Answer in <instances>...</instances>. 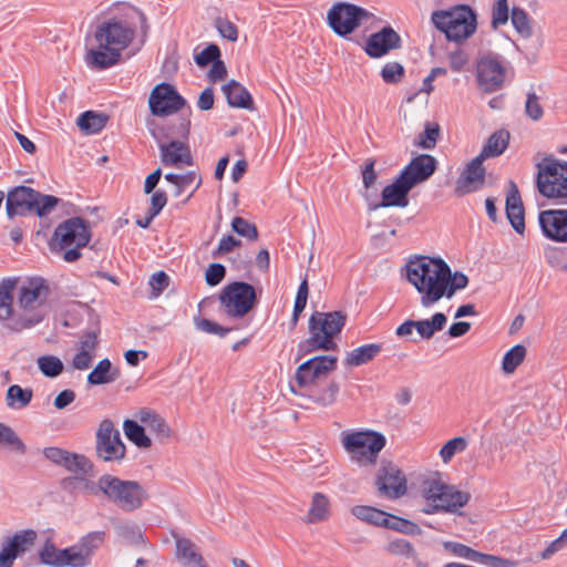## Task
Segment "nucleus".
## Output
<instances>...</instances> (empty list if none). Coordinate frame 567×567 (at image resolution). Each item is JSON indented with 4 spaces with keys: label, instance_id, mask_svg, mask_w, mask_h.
Listing matches in <instances>:
<instances>
[{
    "label": "nucleus",
    "instance_id": "61",
    "mask_svg": "<svg viewBox=\"0 0 567 567\" xmlns=\"http://www.w3.org/2000/svg\"><path fill=\"white\" fill-rule=\"evenodd\" d=\"M525 111L533 121H538L543 117V106L540 105L539 97L534 92L527 94Z\"/></svg>",
    "mask_w": 567,
    "mask_h": 567
},
{
    "label": "nucleus",
    "instance_id": "3",
    "mask_svg": "<svg viewBox=\"0 0 567 567\" xmlns=\"http://www.w3.org/2000/svg\"><path fill=\"white\" fill-rule=\"evenodd\" d=\"M18 311L9 324V330L21 332L43 321L49 313L50 287L41 277L18 279L16 287Z\"/></svg>",
    "mask_w": 567,
    "mask_h": 567
},
{
    "label": "nucleus",
    "instance_id": "59",
    "mask_svg": "<svg viewBox=\"0 0 567 567\" xmlns=\"http://www.w3.org/2000/svg\"><path fill=\"white\" fill-rule=\"evenodd\" d=\"M220 56V50L216 44H209L204 50L195 55V62L198 66H206L214 63Z\"/></svg>",
    "mask_w": 567,
    "mask_h": 567
},
{
    "label": "nucleus",
    "instance_id": "44",
    "mask_svg": "<svg viewBox=\"0 0 567 567\" xmlns=\"http://www.w3.org/2000/svg\"><path fill=\"white\" fill-rule=\"evenodd\" d=\"M526 357V348L523 344H516L511 348L503 357L502 370L505 374H512L523 363Z\"/></svg>",
    "mask_w": 567,
    "mask_h": 567
},
{
    "label": "nucleus",
    "instance_id": "45",
    "mask_svg": "<svg viewBox=\"0 0 567 567\" xmlns=\"http://www.w3.org/2000/svg\"><path fill=\"white\" fill-rule=\"evenodd\" d=\"M0 446L8 447L20 454H24L27 451L25 444L14 430L2 422H0Z\"/></svg>",
    "mask_w": 567,
    "mask_h": 567
},
{
    "label": "nucleus",
    "instance_id": "23",
    "mask_svg": "<svg viewBox=\"0 0 567 567\" xmlns=\"http://www.w3.org/2000/svg\"><path fill=\"white\" fill-rule=\"evenodd\" d=\"M400 35L392 28L386 27L369 37L365 52L371 58H381L391 50L400 48Z\"/></svg>",
    "mask_w": 567,
    "mask_h": 567
},
{
    "label": "nucleus",
    "instance_id": "26",
    "mask_svg": "<svg viewBox=\"0 0 567 567\" xmlns=\"http://www.w3.org/2000/svg\"><path fill=\"white\" fill-rule=\"evenodd\" d=\"M161 161L165 166L183 167L193 164L189 147L181 141L159 144Z\"/></svg>",
    "mask_w": 567,
    "mask_h": 567
},
{
    "label": "nucleus",
    "instance_id": "20",
    "mask_svg": "<svg viewBox=\"0 0 567 567\" xmlns=\"http://www.w3.org/2000/svg\"><path fill=\"white\" fill-rule=\"evenodd\" d=\"M38 192L28 186H18L7 196L6 209L10 218L32 213L37 204Z\"/></svg>",
    "mask_w": 567,
    "mask_h": 567
},
{
    "label": "nucleus",
    "instance_id": "29",
    "mask_svg": "<svg viewBox=\"0 0 567 567\" xmlns=\"http://www.w3.org/2000/svg\"><path fill=\"white\" fill-rule=\"evenodd\" d=\"M17 285V278H6L0 281V322L6 323L8 329L10 322L17 315L13 310V298Z\"/></svg>",
    "mask_w": 567,
    "mask_h": 567
},
{
    "label": "nucleus",
    "instance_id": "6",
    "mask_svg": "<svg viewBox=\"0 0 567 567\" xmlns=\"http://www.w3.org/2000/svg\"><path fill=\"white\" fill-rule=\"evenodd\" d=\"M536 168L538 193L556 204H567V161L548 155L536 164Z\"/></svg>",
    "mask_w": 567,
    "mask_h": 567
},
{
    "label": "nucleus",
    "instance_id": "34",
    "mask_svg": "<svg viewBox=\"0 0 567 567\" xmlns=\"http://www.w3.org/2000/svg\"><path fill=\"white\" fill-rule=\"evenodd\" d=\"M509 133L506 130L494 132L477 155L483 161L502 155L508 146Z\"/></svg>",
    "mask_w": 567,
    "mask_h": 567
},
{
    "label": "nucleus",
    "instance_id": "53",
    "mask_svg": "<svg viewBox=\"0 0 567 567\" xmlns=\"http://www.w3.org/2000/svg\"><path fill=\"white\" fill-rule=\"evenodd\" d=\"M509 18V8L507 0H496L492 7V21L491 25L493 29L507 23Z\"/></svg>",
    "mask_w": 567,
    "mask_h": 567
},
{
    "label": "nucleus",
    "instance_id": "55",
    "mask_svg": "<svg viewBox=\"0 0 567 567\" xmlns=\"http://www.w3.org/2000/svg\"><path fill=\"white\" fill-rule=\"evenodd\" d=\"M404 75V68L399 62H388L381 70V78L385 83H398Z\"/></svg>",
    "mask_w": 567,
    "mask_h": 567
},
{
    "label": "nucleus",
    "instance_id": "19",
    "mask_svg": "<svg viewBox=\"0 0 567 567\" xmlns=\"http://www.w3.org/2000/svg\"><path fill=\"white\" fill-rule=\"evenodd\" d=\"M483 159L474 157L466 164L455 184V194L463 196L481 189L485 184V168Z\"/></svg>",
    "mask_w": 567,
    "mask_h": 567
},
{
    "label": "nucleus",
    "instance_id": "47",
    "mask_svg": "<svg viewBox=\"0 0 567 567\" xmlns=\"http://www.w3.org/2000/svg\"><path fill=\"white\" fill-rule=\"evenodd\" d=\"M468 446V442L463 436H456L449 440L440 450L439 455L444 464H449L452 458Z\"/></svg>",
    "mask_w": 567,
    "mask_h": 567
},
{
    "label": "nucleus",
    "instance_id": "41",
    "mask_svg": "<svg viewBox=\"0 0 567 567\" xmlns=\"http://www.w3.org/2000/svg\"><path fill=\"white\" fill-rule=\"evenodd\" d=\"M37 539V533L33 529H24L16 533L4 547L10 550V553H14L16 557L19 554L27 551L30 547L33 546Z\"/></svg>",
    "mask_w": 567,
    "mask_h": 567
},
{
    "label": "nucleus",
    "instance_id": "8",
    "mask_svg": "<svg viewBox=\"0 0 567 567\" xmlns=\"http://www.w3.org/2000/svg\"><path fill=\"white\" fill-rule=\"evenodd\" d=\"M91 240L89 224L80 218L72 217L60 224L52 237V249L63 252L66 262H73L81 257L80 249Z\"/></svg>",
    "mask_w": 567,
    "mask_h": 567
},
{
    "label": "nucleus",
    "instance_id": "42",
    "mask_svg": "<svg viewBox=\"0 0 567 567\" xmlns=\"http://www.w3.org/2000/svg\"><path fill=\"white\" fill-rule=\"evenodd\" d=\"M123 430L126 437L136 446L147 449L152 445L151 439L145 434V426L140 425L134 420H125Z\"/></svg>",
    "mask_w": 567,
    "mask_h": 567
},
{
    "label": "nucleus",
    "instance_id": "27",
    "mask_svg": "<svg viewBox=\"0 0 567 567\" xmlns=\"http://www.w3.org/2000/svg\"><path fill=\"white\" fill-rule=\"evenodd\" d=\"M506 216L515 231L523 235L525 231V212L519 190L514 182L509 183L506 195Z\"/></svg>",
    "mask_w": 567,
    "mask_h": 567
},
{
    "label": "nucleus",
    "instance_id": "1",
    "mask_svg": "<svg viewBox=\"0 0 567 567\" xmlns=\"http://www.w3.org/2000/svg\"><path fill=\"white\" fill-rule=\"evenodd\" d=\"M408 282L419 293L420 305L432 308L442 299H452L455 293L465 289L468 277L461 271H452L451 267L440 257L413 256L404 266Z\"/></svg>",
    "mask_w": 567,
    "mask_h": 567
},
{
    "label": "nucleus",
    "instance_id": "62",
    "mask_svg": "<svg viewBox=\"0 0 567 567\" xmlns=\"http://www.w3.org/2000/svg\"><path fill=\"white\" fill-rule=\"evenodd\" d=\"M195 326L198 330L203 332L218 334L220 337H225L230 331V329L224 328L220 324L208 319H198L195 321Z\"/></svg>",
    "mask_w": 567,
    "mask_h": 567
},
{
    "label": "nucleus",
    "instance_id": "37",
    "mask_svg": "<svg viewBox=\"0 0 567 567\" xmlns=\"http://www.w3.org/2000/svg\"><path fill=\"white\" fill-rule=\"evenodd\" d=\"M385 549L391 555L411 559L415 567H429V563L419 557L413 545L406 539L395 538L389 542Z\"/></svg>",
    "mask_w": 567,
    "mask_h": 567
},
{
    "label": "nucleus",
    "instance_id": "16",
    "mask_svg": "<svg viewBox=\"0 0 567 567\" xmlns=\"http://www.w3.org/2000/svg\"><path fill=\"white\" fill-rule=\"evenodd\" d=\"M375 485L381 496L396 499L406 493V477L393 463H384L379 468Z\"/></svg>",
    "mask_w": 567,
    "mask_h": 567
},
{
    "label": "nucleus",
    "instance_id": "63",
    "mask_svg": "<svg viewBox=\"0 0 567 567\" xmlns=\"http://www.w3.org/2000/svg\"><path fill=\"white\" fill-rule=\"evenodd\" d=\"M226 275V269L221 264H212L208 266L205 279L207 285L217 286L223 281Z\"/></svg>",
    "mask_w": 567,
    "mask_h": 567
},
{
    "label": "nucleus",
    "instance_id": "32",
    "mask_svg": "<svg viewBox=\"0 0 567 567\" xmlns=\"http://www.w3.org/2000/svg\"><path fill=\"white\" fill-rule=\"evenodd\" d=\"M136 417L144 424L145 429L154 433L158 439L164 440L171 435V429L165 420L150 409H141Z\"/></svg>",
    "mask_w": 567,
    "mask_h": 567
},
{
    "label": "nucleus",
    "instance_id": "21",
    "mask_svg": "<svg viewBox=\"0 0 567 567\" xmlns=\"http://www.w3.org/2000/svg\"><path fill=\"white\" fill-rule=\"evenodd\" d=\"M437 162L429 154H420L401 171V175L414 188L416 185L427 181L435 172Z\"/></svg>",
    "mask_w": 567,
    "mask_h": 567
},
{
    "label": "nucleus",
    "instance_id": "36",
    "mask_svg": "<svg viewBox=\"0 0 567 567\" xmlns=\"http://www.w3.org/2000/svg\"><path fill=\"white\" fill-rule=\"evenodd\" d=\"M331 515L330 501L322 493H315L308 509L306 522L308 524H317L329 519Z\"/></svg>",
    "mask_w": 567,
    "mask_h": 567
},
{
    "label": "nucleus",
    "instance_id": "35",
    "mask_svg": "<svg viewBox=\"0 0 567 567\" xmlns=\"http://www.w3.org/2000/svg\"><path fill=\"white\" fill-rule=\"evenodd\" d=\"M120 377V370L113 367L109 359L101 360L87 375V382L92 385L112 383Z\"/></svg>",
    "mask_w": 567,
    "mask_h": 567
},
{
    "label": "nucleus",
    "instance_id": "39",
    "mask_svg": "<svg viewBox=\"0 0 567 567\" xmlns=\"http://www.w3.org/2000/svg\"><path fill=\"white\" fill-rule=\"evenodd\" d=\"M32 396L33 391L31 389L13 384L7 390L6 404L12 410H21L30 404Z\"/></svg>",
    "mask_w": 567,
    "mask_h": 567
},
{
    "label": "nucleus",
    "instance_id": "43",
    "mask_svg": "<svg viewBox=\"0 0 567 567\" xmlns=\"http://www.w3.org/2000/svg\"><path fill=\"white\" fill-rule=\"evenodd\" d=\"M107 120L105 114L86 111L80 115L78 125L82 131L94 134L106 125Z\"/></svg>",
    "mask_w": 567,
    "mask_h": 567
},
{
    "label": "nucleus",
    "instance_id": "30",
    "mask_svg": "<svg viewBox=\"0 0 567 567\" xmlns=\"http://www.w3.org/2000/svg\"><path fill=\"white\" fill-rule=\"evenodd\" d=\"M96 347V334L87 332L79 343L78 351L72 360V368L80 371L87 370L92 365Z\"/></svg>",
    "mask_w": 567,
    "mask_h": 567
},
{
    "label": "nucleus",
    "instance_id": "22",
    "mask_svg": "<svg viewBox=\"0 0 567 567\" xmlns=\"http://www.w3.org/2000/svg\"><path fill=\"white\" fill-rule=\"evenodd\" d=\"M105 533L101 530L84 535L76 544L71 546L75 567H86L91 563L94 551L102 546Z\"/></svg>",
    "mask_w": 567,
    "mask_h": 567
},
{
    "label": "nucleus",
    "instance_id": "10",
    "mask_svg": "<svg viewBox=\"0 0 567 567\" xmlns=\"http://www.w3.org/2000/svg\"><path fill=\"white\" fill-rule=\"evenodd\" d=\"M338 358L334 355H316L301 363L296 372L290 390L298 394L301 390L315 388L337 369Z\"/></svg>",
    "mask_w": 567,
    "mask_h": 567
},
{
    "label": "nucleus",
    "instance_id": "5",
    "mask_svg": "<svg viewBox=\"0 0 567 567\" xmlns=\"http://www.w3.org/2000/svg\"><path fill=\"white\" fill-rule=\"evenodd\" d=\"M340 443L351 462L367 466L377 463L386 445V437L371 429H353L340 433Z\"/></svg>",
    "mask_w": 567,
    "mask_h": 567
},
{
    "label": "nucleus",
    "instance_id": "33",
    "mask_svg": "<svg viewBox=\"0 0 567 567\" xmlns=\"http://www.w3.org/2000/svg\"><path fill=\"white\" fill-rule=\"evenodd\" d=\"M382 350L379 343H368L360 346L346 353L344 365L359 367L372 361Z\"/></svg>",
    "mask_w": 567,
    "mask_h": 567
},
{
    "label": "nucleus",
    "instance_id": "51",
    "mask_svg": "<svg viewBox=\"0 0 567 567\" xmlns=\"http://www.w3.org/2000/svg\"><path fill=\"white\" fill-rule=\"evenodd\" d=\"M339 393V385L336 382H330L326 388L321 391L312 393L310 399L321 405V406H331L337 401V395Z\"/></svg>",
    "mask_w": 567,
    "mask_h": 567
},
{
    "label": "nucleus",
    "instance_id": "57",
    "mask_svg": "<svg viewBox=\"0 0 567 567\" xmlns=\"http://www.w3.org/2000/svg\"><path fill=\"white\" fill-rule=\"evenodd\" d=\"M231 228L238 235L255 240L258 237V231L255 225L250 224L243 217H235L231 221Z\"/></svg>",
    "mask_w": 567,
    "mask_h": 567
},
{
    "label": "nucleus",
    "instance_id": "50",
    "mask_svg": "<svg viewBox=\"0 0 567 567\" xmlns=\"http://www.w3.org/2000/svg\"><path fill=\"white\" fill-rule=\"evenodd\" d=\"M385 528L400 532L405 535H420L421 528L413 522L388 513Z\"/></svg>",
    "mask_w": 567,
    "mask_h": 567
},
{
    "label": "nucleus",
    "instance_id": "4",
    "mask_svg": "<svg viewBox=\"0 0 567 567\" xmlns=\"http://www.w3.org/2000/svg\"><path fill=\"white\" fill-rule=\"evenodd\" d=\"M346 320L347 316L342 311H315L309 318V337L298 346V357L313 351L336 350L334 338L342 331Z\"/></svg>",
    "mask_w": 567,
    "mask_h": 567
},
{
    "label": "nucleus",
    "instance_id": "15",
    "mask_svg": "<svg viewBox=\"0 0 567 567\" xmlns=\"http://www.w3.org/2000/svg\"><path fill=\"white\" fill-rule=\"evenodd\" d=\"M185 99L169 83H159L151 92L148 106L153 115L167 116L182 110Z\"/></svg>",
    "mask_w": 567,
    "mask_h": 567
},
{
    "label": "nucleus",
    "instance_id": "48",
    "mask_svg": "<svg viewBox=\"0 0 567 567\" xmlns=\"http://www.w3.org/2000/svg\"><path fill=\"white\" fill-rule=\"evenodd\" d=\"M61 466L71 473L82 475L89 474L92 470L91 462L84 455L70 452H68Z\"/></svg>",
    "mask_w": 567,
    "mask_h": 567
},
{
    "label": "nucleus",
    "instance_id": "52",
    "mask_svg": "<svg viewBox=\"0 0 567 567\" xmlns=\"http://www.w3.org/2000/svg\"><path fill=\"white\" fill-rule=\"evenodd\" d=\"M440 135V126L436 123L427 122L424 132L417 137V146L424 150H432L437 142Z\"/></svg>",
    "mask_w": 567,
    "mask_h": 567
},
{
    "label": "nucleus",
    "instance_id": "40",
    "mask_svg": "<svg viewBox=\"0 0 567 567\" xmlns=\"http://www.w3.org/2000/svg\"><path fill=\"white\" fill-rule=\"evenodd\" d=\"M447 322L443 312H435L430 319L416 320L417 333L422 339L429 340L441 331Z\"/></svg>",
    "mask_w": 567,
    "mask_h": 567
},
{
    "label": "nucleus",
    "instance_id": "38",
    "mask_svg": "<svg viewBox=\"0 0 567 567\" xmlns=\"http://www.w3.org/2000/svg\"><path fill=\"white\" fill-rule=\"evenodd\" d=\"M351 514L373 526L384 527L386 524L388 513L372 506L355 505L351 508Z\"/></svg>",
    "mask_w": 567,
    "mask_h": 567
},
{
    "label": "nucleus",
    "instance_id": "12",
    "mask_svg": "<svg viewBox=\"0 0 567 567\" xmlns=\"http://www.w3.org/2000/svg\"><path fill=\"white\" fill-rule=\"evenodd\" d=\"M105 488V498L126 512L140 508L147 498L145 489L138 482L121 480L111 474Z\"/></svg>",
    "mask_w": 567,
    "mask_h": 567
},
{
    "label": "nucleus",
    "instance_id": "9",
    "mask_svg": "<svg viewBox=\"0 0 567 567\" xmlns=\"http://www.w3.org/2000/svg\"><path fill=\"white\" fill-rule=\"evenodd\" d=\"M423 497L426 503L423 513L429 515L439 512L456 513L470 501L468 493L462 492L440 480L425 482Z\"/></svg>",
    "mask_w": 567,
    "mask_h": 567
},
{
    "label": "nucleus",
    "instance_id": "2",
    "mask_svg": "<svg viewBox=\"0 0 567 567\" xmlns=\"http://www.w3.org/2000/svg\"><path fill=\"white\" fill-rule=\"evenodd\" d=\"M134 16L144 19L141 12L131 8L127 13L107 18L97 24L91 48L85 55V62L90 68L105 70L118 63L122 51L135 38Z\"/></svg>",
    "mask_w": 567,
    "mask_h": 567
},
{
    "label": "nucleus",
    "instance_id": "58",
    "mask_svg": "<svg viewBox=\"0 0 567 567\" xmlns=\"http://www.w3.org/2000/svg\"><path fill=\"white\" fill-rule=\"evenodd\" d=\"M200 177L197 175L196 172H187L185 174H177L176 177V192L175 196H179L183 192H185L188 187L192 185H195V188H197L200 185Z\"/></svg>",
    "mask_w": 567,
    "mask_h": 567
},
{
    "label": "nucleus",
    "instance_id": "11",
    "mask_svg": "<svg viewBox=\"0 0 567 567\" xmlns=\"http://www.w3.org/2000/svg\"><path fill=\"white\" fill-rule=\"evenodd\" d=\"M221 311L229 318L245 317L256 303V290L247 282L235 281L225 286L219 295Z\"/></svg>",
    "mask_w": 567,
    "mask_h": 567
},
{
    "label": "nucleus",
    "instance_id": "46",
    "mask_svg": "<svg viewBox=\"0 0 567 567\" xmlns=\"http://www.w3.org/2000/svg\"><path fill=\"white\" fill-rule=\"evenodd\" d=\"M511 21L516 32L524 39L533 34L532 21L527 12L520 8H513Z\"/></svg>",
    "mask_w": 567,
    "mask_h": 567
},
{
    "label": "nucleus",
    "instance_id": "54",
    "mask_svg": "<svg viewBox=\"0 0 567 567\" xmlns=\"http://www.w3.org/2000/svg\"><path fill=\"white\" fill-rule=\"evenodd\" d=\"M444 547H445V549L451 551L453 555L464 558V559H467V560H471V561H474V563H478L481 554H482V553H478V551L472 549L471 547H468L466 545L455 543V542H446L444 544Z\"/></svg>",
    "mask_w": 567,
    "mask_h": 567
},
{
    "label": "nucleus",
    "instance_id": "24",
    "mask_svg": "<svg viewBox=\"0 0 567 567\" xmlns=\"http://www.w3.org/2000/svg\"><path fill=\"white\" fill-rule=\"evenodd\" d=\"M413 187L400 174L391 184L386 185L381 193V203L374 205L379 207H406L409 205L408 195Z\"/></svg>",
    "mask_w": 567,
    "mask_h": 567
},
{
    "label": "nucleus",
    "instance_id": "60",
    "mask_svg": "<svg viewBox=\"0 0 567 567\" xmlns=\"http://www.w3.org/2000/svg\"><path fill=\"white\" fill-rule=\"evenodd\" d=\"M59 198L52 195H42L38 192L37 204H34V209L39 216H44L51 213L54 207L58 205Z\"/></svg>",
    "mask_w": 567,
    "mask_h": 567
},
{
    "label": "nucleus",
    "instance_id": "56",
    "mask_svg": "<svg viewBox=\"0 0 567 567\" xmlns=\"http://www.w3.org/2000/svg\"><path fill=\"white\" fill-rule=\"evenodd\" d=\"M107 478L109 474H104L97 478V481H90L82 478L81 482L83 483V491L86 495L90 496H104L106 494L105 485H107Z\"/></svg>",
    "mask_w": 567,
    "mask_h": 567
},
{
    "label": "nucleus",
    "instance_id": "28",
    "mask_svg": "<svg viewBox=\"0 0 567 567\" xmlns=\"http://www.w3.org/2000/svg\"><path fill=\"white\" fill-rule=\"evenodd\" d=\"M72 557L71 546L61 549L58 548L50 539L43 544L39 551L41 563L53 567H75Z\"/></svg>",
    "mask_w": 567,
    "mask_h": 567
},
{
    "label": "nucleus",
    "instance_id": "18",
    "mask_svg": "<svg viewBox=\"0 0 567 567\" xmlns=\"http://www.w3.org/2000/svg\"><path fill=\"white\" fill-rule=\"evenodd\" d=\"M543 235L556 243H567V208L547 209L538 214Z\"/></svg>",
    "mask_w": 567,
    "mask_h": 567
},
{
    "label": "nucleus",
    "instance_id": "14",
    "mask_svg": "<svg viewBox=\"0 0 567 567\" xmlns=\"http://www.w3.org/2000/svg\"><path fill=\"white\" fill-rule=\"evenodd\" d=\"M96 453L105 462L121 461L125 456V445L120 431L111 420H103L96 433Z\"/></svg>",
    "mask_w": 567,
    "mask_h": 567
},
{
    "label": "nucleus",
    "instance_id": "17",
    "mask_svg": "<svg viewBox=\"0 0 567 567\" xmlns=\"http://www.w3.org/2000/svg\"><path fill=\"white\" fill-rule=\"evenodd\" d=\"M507 69L498 56H483L477 64V81L487 93L499 90L506 79Z\"/></svg>",
    "mask_w": 567,
    "mask_h": 567
},
{
    "label": "nucleus",
    "instance_id": "25",
    "mask_svg": "<svg viewBox=\"0 0 567 567\" xmlns=\"http://www.w3.org/2000/svg\"><path fill=\"white\" fill-rule=\"evenodd\" d=\"M175 557L183 567H208L197 545L189 538L174 536Z\"/></svg>",
    "mask_w": 567,
    "mask_h": 567
},
{
    "label": "nucleus",
    "instance_id": "13",
    "mask_svg": "<svg viewBox=\"0 0 567 567\" xmlns=\"http://www.w3.org/2000/svg\"><path fill=\"white\" fill-rule=\"evenodd\" d=\"M369 16L368 11L350 3H337L327 14L330 28L339 35L353 32Z\"/></svg>",
    "mask_w": 567,
    "mask_h": 567
},
{
    "label": "nucleus",
    "instance_id": "7",
    "mask_svg": "<svg viewBox=\"0 0 567 567\" xmlns=\"http://www.w3.org/2000/svg\"><path fill=\"white\" fill-rule=\"evenodd\" d=\"M431 21L449 41L456 43L471 38L477 29V16L467 4H458L450 10L434 11Z\"/></svg>",
    "mask_w": 567,
    "mask_h": 567
},
{
    "label": "nucleus",
    "instance_id": "31",
    "mask_svg": "<svg viewBox=\"0 0 567 567\" xmlns=\"http://www.w3.org/2000/svg\"><path fill=\"white\" fill-rule=\"evenodd\" d=\"M221 91L230 107L246 110L252 109V97L247 89L239 82L231 80L223 85Z\"/></svg>",
    "mask_w": 567,
    "mask_h": 567
},
{
    "label": "nucleus",
    "instance_id": "64",
    "mask_svg": "<svg viewBox=\"0 0 567 567\" xmlns=\"http://www.w3.org/2000/svg\"><path fill=\"white\" fill-rule=\"evenodd\" d=\"M216 28L219 34L231 42H236L238 39V30L237 27L226 19H218L216 21Z\"/></svg>",
    "mask_w": 567,
    "mask_h": 567
},
{
    "label": "nucleus",
    "instance_id": "49",
    "mask_svg": "<svg viewBox=\"0 0 567 567\" xmlns=\"http://www.w3.org/2000/svg\"><path fill=\"white\" fill-rule=\"evenodd\" d=\"M37 364L41 373L48 378H56L64 368L61 359L52 354L39 357Z\"/></svg>",
    "mask_w": 567,
    "mask_h": 567
}]
</instances>
